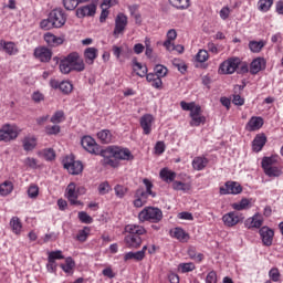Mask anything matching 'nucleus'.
<instances>
[{"label": "nucleus", "instance_id": "nucleus-1", "mask_svg": "<svg viewBox=\"0 0 283 283\" xmlns=\"http://www.w3.org/2000/svg\"><path fill=\"white\" fill-rule=\"evenodd\" d=\"M125 232L128 233L124 239L126 247H128V249H138L143 244L140 235H145L147 230H145V227L143 226L127 224L125 227Z\"/></svg>", "mask_w": 283, "mask_h": 283}, {"label": "nucleus", "instance_id": "nucleus-2", "mask_svg": "<svg viewBox=\"0 0 283 283\" xmlns=\"http://www.w3.org/2000/svg\"><path fill=\"white\" fill-rule=\"evenodd\" d=\"M67 21V15L61 9H54L50 12L49 18L41 22V28L43 30H50L52 28H63Z\"/></svg>", "mask_w": 283, "mask_h": 283}, {"label": "nucleus", "instance_id": "nucleus-3", "mask_svg": "<svg viewBox=\"0 0 283 283\" xmlns=\"http://www.w3.org/2000/svg\"><path fill=\"white\" fill-rule=\"evenodd\" d=\"M101 156H103V158L111 156L112 158H115V160H134L132 150L120 146H109L105 150L101 151Z\"/></svg>", "mask_w": 283, "mask_h": 283}, {"label": "nucleus", "instance_id": "nucleus-4", "mask_svg": "<svg viewBox=\"0 0 283 283\" xmlns=\"http://www.w3.org/2000/svg\"><path fill=\"white\" fill-rule=\"evenodd\" d=\"M261 167L269 178H280L282 168L277 166V156L263 157Z\"/></svg>", "mask_w": 283, "mask_h": 283}, {"label": "nucleus", "instance_id": "nucleus-5", "mask_svg": "<svg viewBox=\"0 0 283 283\" xmlns=\"http://www.w3.org/2000/svg\"><path fill=\"white\" fill-rule=\"evenodd\" d=\"M21 128L17 124H3L0 128V143H12L21 135Z\"/></svg>", "mask_w": 283, "mask_h": 283}, {"label": "nucleus", "instance_id": "nucleus-6", "mask_svg": "<svg viewBox=\"0 0 283 283\" xmlns=\"http://www.w3.org/2000/svg\"><path fill=\"white\" fill-rule=\"evenodd\" d=\"M139 222H160L163 210L154 207L144 208L138 214Z\"/></svg>", "mask_w": 283, "mask_h": 283}, {"label": "nucleus", "instance_id": "nucleus-7", "mask_svg": "<svg viewBox=\"0 0 283 283\" xmlns=\"http://www.w3.org/2000/svg\"><path fill=\"white\" fill-rule=\"evenodd\" d=\"M240 57H229L219 66L220 74H234L235 70L240 67Z\"/></svg>", "mask_w": 283, "mask_h": 283}, {"label": "nucleus", "instance_id": "nucleus-8", "mask_svg": "<svg viewBox=\"0 0 283 283\" xmlns=\"http://www.w3.org/2000/svg\"><path fill=\"white\" fill-rule=\"evenodd\" d=\"M63 167L72 174V176H78L83 172V163L74 160L72 157H65L63 159Z\"/></svg>", "mask_w": 283, "mask_h": 283}, {"label": "nucleus", "instance_id": "nucleus-9", "mask_svg": "<svg viewBox=\"0 0 283 283\" xmlns=\"http://www.w3.org/2000/svg\"><path fill=\"white\" fill-rule=\"evenodd\" d=\"M67 63L70 64L73 72H83L85 70V61L76 52H72L66 56Z\"/></svg>", "mask_w": 283, "mask_h": 283}, {"label": "nucleus", "instance_id": "nucleus-10", "mask_svg": "<svg viewBox=\"0 0 283 283\" xmlns=\"http://www.w3.org/2000/svg\"><path fill=\"white\" fill-rule=\"evenodd\" d=\"M78 193H85V188H76V184L71 182L66 187V198L71 202V205H82L78 201Z\"/></svg>", "mask_w": 283, "mask_h": 283}, {"label": "nucleus", "instance_id": "nucleus-11", "mask_svg": "<svg viewBox=\"0 0 283 283\" xmlns=\"http://www.w3.org/2000/svg\"><path fill=\"white\" fill-rule=\"evenodd\" d=\"M244 221V216L238 211H231L222 216V222L224 227H235L240 222Z\"/></svg>", "mask_w": 283, "mask_h": 283}, {"label": "nucleus", "instance_id": "nucleus-12", "mask_svg": "<svg viewBox=\"0 0 283 283\" xmlns=\"http://www.w3.org/2000/svg\"><path fill=\"white\" fill-rule=\"evenodd\" d=\"M259 235L261 238L263 247L273 245V238H275V231L269 228V226H263L261 229H259Z\"/></svg>", "mask_w": 283, "mask_h": 283}, {"label": "nucleus", "instance_id": "nucleus-13", "mask_svg": "<svg viewBox=\"0 0 283 283\" xmlns=\"http://www.w3.org/2000/svg\"><path fill=\"white\" fill-rule=\"evenodd\" d=\"M190 127H200V125H205L207 123V117L202 115V107L197 105V107L190 113Z\"/></svg>", "mask_w": 283, "mask_h": 283}, {"label": "nucleus", "instance_id": "nucleus-14", "mask_svg": "<svg viewBox=\"0 0 283 283\" xmlns=\"http://www.w3.org/2000/svg\"><path fill=\"white\" fill-rule=\"evenodd\" d=\"M221 196H238V193H242V186H240L235 181H227L224 186L220 187Z\"/></svg>", "mask_w": 283, "mask_h": 283}, {"label": "nucleus", "instance_id": "nucleus-15", "mask_svg": "<svg viewBox=\"0 0 283 283\" xmlns=\"http://www.w3.org/2000/svg\"><path fill=\"white\" fill-rule=\"evenodd\" d=\"M127 15H125V13H118L115 18V28L113 31L114 36L118 38L119 34H123L127 28Z\"/></svg>", "mask_w": 283, "mask_h": 283}, {"label": "nucleus", "instance_id": "nucleus-16", "mask_svg": "<svg viewBox=\"0 0 283 283\" xmlns=\"http://www.w3.org/2000/svg\"><path fill=\"white\" fill-rule=\"evenodd\" d=\"M81 145L85 151H88V154H98V144H96V140L92 136H84L81 139Z\"/></svg>", "mask_w": 283, "mask_h": 283}, {"label": "nucleus", "instance_id": "nucleus-17", "mask_svg": "<svg viewBox=\"0 0 283 283\" xmlns=\"http://www.w3.org/2000/svg\"><path fill=\"white\" fill-rule=\"evenodd\" d=\"M155 120L156 119L151 114H145L144 116L140 117L139 125L145 136H149V134H151V127L154 126Z\"/></svg>", "mask_w": 283, "mask_h": 283}, {"label": "nucleus", "instance_id": "nucleus-18", "mask_svg": "<svg viewBox=\"0 0 283 283\" xmlns=\"http://www.w3.org/2000/svg\"><path fill=\"white\" fill-rule=\"evenodd\" d=\"M134 207H136V209H140V207H145V205H147V199L149 198V195L145 192V188H138L134 193Z\"/></svg>", "mask_w": 283, "mask_h": 283}, {"label": "nucleus", "instance_id": "nucleus-19", "mask_svg": "<svg viewBox=\"0 0 283 283\" xmlns=\"http://www.w3.org/2000/svg\"><path fill=\"white\" fill-rule=\"evenodd\" d=\"M263 70H266V59L256 57L250 63V74H260Z\"/></svg>", "mask_w": 283, "mask_h": 283}, {"label": "nucleus", "instance_id": "nucleus-20", "mask_svg": "<svg viewBox=\"0 0 283 283\" xmlns=\"http://www.w3.org/2000/svg\"><path fill=\"white\" fill-rule=\"evenodd\" d=\"M94 14H96V4L94 3L80 7L76 10V17L78 19H85V17H94Z\"/></svg>", "mask_w": 283, "mask_h": 283}, {"label": "nucleus", "instance_id": "nucleus-21", "mask_svg": "<svg viewBox=\"0 0 283 283\" xmlns=\"http://www.w3.org/2000/svg\"><path fill=\"white\" fill-rule=\"evenodd\" d=\"M244 224L247 229H261L262 224H264V218H262V214L255 213L253 217L248 218Z\"/></svg>", "mask_w": 283, "mask_h": 283}, {"label": "nucleus", "instance_id": "nucleus-22", "mask_svg": "<svg viewBox=\"0 0 283 283\" xmlns=\"http://www.w3.org/2000/svg\"><path fill=\"white\" fill-rule=\"evenodd\" d=\"M44 41L49 45V48H59V45H63L65 43V38L56 36L54 33H45Z\"/></svg>", "mask_w": 283, "mask_h": 283}, {"label": "nucleus", "instance_id": "nucleus-23", "mask_svg": "<svg viewBox=\"0 0 283 283\" xmlns=\"http://www.w3.org/2000/svg\"><path fill=\"white\" fill-rule=\"evenodd\" d=\"M263 125H264V118L253 116L247 123L245 130L247 132H258L259 129H262Z\"/></svg>", "mask_w": 283, "mask_h": 283}, {"label": "nucleus", "instance_id": "nucleus-24", "mask_svg": "<svg viewBox=\"0 0 283 283\" xmlns=\"http://www.w3.org/2000/svg\"><path fill=\"white\" fill-rule=\"evenodd\" d=\"M0 52H6V54H9V56H14V54H19V48H17L14 42L0 40Z\"/></svg>", "mask_w": 283, "mask_h": 283}, {"label": "nucleus", "instance_id": "nucleus-25", "mask_svg": "<svg viewBox=\"0 0 283 283\" xmlns=\"http://www.w3.org/2000/svg\"><path fill=\"white\" fill-rule=\"evenodd\" d=\"M38 140L34 135H27L22 138V147L24 151H34L36 149Z\"/></svg>", "mask_w": 283, "mask_h": 283}, {"label": "nucleus", "instance_id": "nucleus-26", "mask_svg": "<svg viewBox=\"0 0 283 283\" xmlns=\"http://www.w3.org/2000/svg\"><path fill=\"white\" fill-rule=\"evenodd\" d=\"M34 56L42 63H48L52 59V51L48 48H36L34 50Z\"/></svg>", "mask_w": 283, "mask_h": 283}, {"label": "nucleus", "instance_id": "nucleus-27", "mask_svg": "<svg viewBox=\"0 0 283 283\" xmlns=\"http://www.w3.org/2000/svg\"><path fill=\"white\" fill-rule=\"evenodd\" d=\"M96 59H98V49L91 46L84 50V60L87 65H94Z\"/></svg>", "mask_w": 283, "mask_h": 283}, {"label": "nucleus", "instance_id": "nucleus-28", "mask_svg": "<svg viewBox=\"0 0 283 283\" xmlns=\"http://www.w3.org/2000/svg\"><path fill=\"white\" fill-rule=\"evenodd\" d=\"M170 234L179 242H188L189 241V233H187L182 228H175L170 231Z\"/></svg>", "mask_w": 283, "mask_h": 283}, {"label": "nucleus", "instance_id": "nucleus-29", "mask_svg": "<svg viewBox=\"0 0 283 283\" xmlns=\"http://www.w3.org/2000/svg\"><path fill=\"white\" fill-rule=\"evenodd\" d=\"M264 145H266V136L256 135L252 142V149L258 154L259 151H262Z\"/></svg>", "mask_w": 283, "mask_h": 283}, {"label": "nucleus", "instance_id": "nucleus-30", "mask_svg": "<svg viewBox=\"0 0 283 283\" xmlns=\"http://www.w3.org/2000/svg\"><path fill=\"white\" fill-rule=\"evenodd\" d=\"M209 165V159L207 157H195L192 160V169L196 171H202Z\"/></svg>", "mask_w": 283, "mask_h": 283}, {"label": "nucleus", "instance_id": "nucleus-31", "mask_svg": "<svg viewBox=\"0 0 283 283\" xmlns=\"http://www.w3.org/2000/svg\"><path fill=\"white\" fill-rule=\"evenodd\" d=\"M97 138L104 145H109V143H114V135H112V132H109V129L99 130L97 133Z\"/></svg>", "mask_w": 283, "mask_h": 283}, {"label": "nucleus", "instance_id": "nucleus-32", "mask_svg": "<svg viewBox=\"0 0 283 283\" xmlns=\"http://www.w3.org/2000/svg\"><path fill=\"white\" fill-rule=\"evenodd\" d=\"M75 266L76 262H74V259H72V256L66 258L65 263L60 265L62 271H64V273H66L67 275H72L74 273Z\"/></svg>", "mask_w": 283, "mask_h": 283}, {"label": "nucleus", "instance_id": "nucleus-33", "mask_svg": "<svg viewBox=\"0 0 283 283\" xmlns=\"http://www.w3.org/2000/svg\"><path fill=\"white\" fill-rule=\"evenodd\" d=\"M249 50L253 53V54H260V52H262V49L266 45V41L264 40H260V41H255L252 40L249 42Z\"/></svg>", "mask_w": 283, "mask_h": 283}, {"label": "nucleus", "instance_id": "nucleus-34", "mask_svg": "<svg viewBox=\"0 0 283 283\" xmlns=\"http://www.w3.org/2000/svg\"><path fill=\"white\" fill-rule=\"evenodd\" d=\"M159 176L164 182H176V172L170 170L169 168H163L159 172Z\"/></svg>", "mask_w": 283, "mask_h": 283}, {"label": "nucleus", "instance_id": "nucleus-35", "mask_svg": "<svg viewBox=\"0 0 283 283\" xmlns=\"http://www.w3.org/2000/svg\"><path fill=\"white\" fill-rule=\"evenodd\" d=\"M146 80L150 83L151 87H155V90H160V87H163V78L155 75V73L146 74Z\"/></svg>", "mask_w": 283, "mask_h": 283}, {"label": "nucleus", "instance_id": "nucleus-36", "mask_svg": "<svg viewBox=\"0 0 283 283\" xmlns=\"http://www.w3.org/2000/svg\"><path fill=\"white\" fill-rule=\"evenodd\" d=\"M10 227L12 229V232L15 235H21V231L23 230V223H21V219H19V217H13L10 220Z\"/></svg>", "mask_w": 283, "mask_h": 283}, {"label": "nucleus", "instance_id": "nucleus-37", "mask_svg": "<svg viewBox=\"0 0 283 283\" xmlns=\"http://www.w3.org/2000/svg\"><path fill=\"white\" fill-rule=\"evenodd\" d=\"M176 10H187L191 6V0H168Z\"/></svg>", "mask_w": 283, "mask_h": 283}, {"label": "nucleus", "instance_id": "nucleus-38", "mask_svg": "<svg viewBox=\"0 0 283 283\" xmlns=\"http://www.w3.org/2000/svg\"><path fill=\"white\" fill-rule=\"evenodd\" d=\"M172 189L175 191H182L184 193H189L191 191V184L182 181H174Z\"/></svg>", "mask_w": 283, "mask_h": 283}, {"label": "nucleus", "instance_id": "nucleus-39", "mask_svg": "<svg viewBox=\"0 0 283 283\" xmlns=\"http://www.w3.org/2000/svg\"><path fill=\"white\" fill-rule=\"evenodd\" d=\"M11 191H14V185L12 184V181L7 180L0 185V196H10Z\"/></svg>", "mask_w": 283, "mask_h": 283}, {"label": "nucleus", "instance_id": "nucleus-40", "mask_svg": "<svg viewBox=\"0 0 283 283\" xmlns=\"http://www.w3.org/2000/svg\"><path fill=\"white\" fill-rule=\"evenodd\" d=\"M133 70L136 72L137 76L142 78L147 76V67L136 60L133 61Z\"/></svg>", "mask_w": 283, "mask_h": 283}, {"label": "nucleus", "instance_id": "nucleus-41", "mask_svg": "<svg viewBox=\"0 0 283 283\" xmlns=\"http://www.w3.org/2000/svg\"><path fill=\"white\" fill-rule=\"evenodd\" d=\"M128 260H135L136 262H143L145 258L143 256V252H128L124 255V261L127 262Z\"/></svg>", "mask_w": 283, "mask_h": 283}, {"label": "nucleus", "instance_id": "nucleus-42", "mask_svg": "<svg viewBox=\"0 0 283 283\" xmlns=\"http://www.w3.org/2000/svg\"><path fill=\"white\" fill-rule=\"evenodd\" d=\"M273 7V0H259L258 1V10L260 12H269Z\"/></svg>", "mask_w": 283, "mask_h": 283}, {"label": "nucleus", "instance_id": "nucleus-43", "mask_svg": "<svg viewBox=\"0 0 283 283\" xmlns=\"http://www.w3.org/2000/svg\"><path fill=\"white\" fill-rule=\"evenodd\" d=\"M249 199H242L239 202L232 203L231 207L234 211H244V209H249Z\"/></svg>", "mask_w": 283, "mask_h": 283}, {"label": "nucleus", "instance_id": "nucleus-44", "mask_svg": "<svg viewBox=\"0 0 283 283\" xmlns=\"http://www.w3.org/2000/svg\"><path fill=\"white\" fill-rule=\"evenodd\" d=\"M143 182L145 185V193L146 196H151V198H156V192H154L151 189H154V184L151 182V180L145 178L143 179Z\"/></svg>", "mask_w": 283, "mask_h": 283}, {"label": "nucleus", "instance_id": "nucleus-45", "mask_svg": "<svg viewBox=\"0 0 283 283\" xmlns=\"http://www.w3.org/2000/svg\"><path fill=\"white\" fill-rule=\"evenodd\" d=\"M178 270L181 273H191V271H196V264L189 262V263H180L178 265Z\"/></svg>", "mask_w": 283, "mask_h": 283}, {"label": "nucleus", "instance_id": "nucleus-46", "mask_svg": "<svg viewBox=\"0 0 283 283\" xmlns=\"http://www.w3.org/2000/svg\"><path fill=\"white\" fill-rule=\"evenodd\" d=\"M50 120L54 125H59V123H63V120H65V113H63V111H57L53 114Z\"/></svg>", "mask_w": 283, "mask_h": 283}, {"label": "nucleus", "instance_id": "nucleus-47", "mask_svg": "<svg viewBox=\"0 0 283 283\" xmlns=\"http://www.w3.org/2000/svg\"><path fill=\"white\" fill-rule=\"evenodd\" d=\"M188 255L190 260H195V262H202V260H205V254L202 253L197 254L195 248H189Z\"/></svg>", "mask_w": 283, "mask_h": 283}, {"label": "nucleus", "instance_id": "nucleus-48", "mask_svg": "<svg viewBox=\"0 0 283 283\" xmlns=\"http://www.w3.org/2000/svg\"><path fill=\"white\" fill-rule=\"evenodd\" d=\"M60 71L62 72V74H70V72L74 71L70 65V62H67V57H64L60 62Z\"/></svg>", "mask_w": 283, "mask_h": 283}, {"label": "nucleus", "instance_id": "nucleus-49", "mask_svg": "<svg viewBox=\"0 0 283 283\" xmlns=\"http://www.w3.org/2000/svg\"><path fill=\"white\" fill-rule=\"evenodd\" d=\"M74 90V86L70 81H62L60 83V92L63 94H70Z\"/></svg>", "mask_w": 283, "mask_h": 283}, {"label": "nucleus", "instance_id": "nucleus-50", "mask_svg": "<svg viewBox=\"0 0 283 283\" xmlns=\"http://www.w3.org/2000/svg\"><path fill=\"white\" fill-rule=\"evenodd\" d=\"M48 260H51V262H56V260H65V256L63 255V251L56 250L49 252Z\"/></svg>", "mask_w": 283, "mask_h": 283}, {"label": "nucleus", "instance_id": "nucleus-51", "mask_svg": "<svg viewBox=\"0 0 283 283\" xmlns=\"http://www.w3.org/2000/svg\"><path fill=\"white\" fill-rule=\"evenodd\" d=\"M196 61L198 63H206V61H209V52L207 50H199L196 54Z\"/></svg>", "mask_w": 283, "mask_h": 283}, {"label": "nucleus", "instance_id": "nucleus-52", "mask_svg": "<svg viewBox=\"0 0 283 283\" xmlns=\"http://www.w3.org/2000/svg\"><path fill=\"white\" fill-rule=\"evenodd\" d=\"M45 134H48V136H56L57 134H61V126L59 125H48L45 127Z\"/></svg>", "mask_w": 283, "mask_h": 283}, {"label": "nucleus", "instance_id": "nucleus-53", "mask_svg": "<svg viewBox=\"0 0 283 283\" xmlns=\"http://www.w3.org/2000/svg\"><path fill=\"white\" fill-rule=\"evenodd\" d=\"M114 191H115V196L117 198L123 199L124 196H127V187L123 186V185H116L114 187Z\"/></svg>", "mask_w": 283, "mask_h": 283}, {"label": "nucleus", "instance_id": "nucleus-54", "mask_svg": "<svg viewBox=\"0 0 283 283\" xmlns=\"http://www.w3.org/2000/svg\"><path fill=\"white\" fill-rule=\"evenodd\" d=\"M109 191H112V186L109 185V182L104 181V182L99 184L98 193L101 196H105V195L109 193Z\"/></svg>", "mask_w": 283, "mask_h": 283}, {"label": "nucleus", "instance_id": "nucleus-55", "mask_svg": "<svg viewBox=\"0 0 283 283\" xmlns=\"http://www.w3.org/2000/svg\"><path fill=\"white\" fill-rule=\"evenodd\" d=\"M78 220H81L83 224H92L94 222V219L85 211L78 212Z\"/></svg>", "mask_w": 283, "mask_h": 283}, {"label": "nucleus", "instance_id": "nucleus-56", "mask_svg": "<svg viewBox=\"0 0 283 283\" xmlns=\"http://www.w3.org/2000/svg\"><path fill=\"white\" fill-rule=\"evenodd\" d=\"M88 235H90V228L84 227V229L80 230V232L77 233L76 239L78 240V242H85Z\"/></svg>", "mask_w": 283, "mask_h": 283}, {"label": "nucleus", "instance_id": "nucleus-57", "mask_svg": "<svg viewBox=\"0 0 283 283\" xmlns=\"http://www.w3.org/2000/svg\"><path fill=\"white\" fill-rule=\"evenodd\" d=\"M155 75L159 76L160 78H164V76H167V67L165 65L158 64L155 66Z\"/></svg>", "mask_w": 283, "mask_h": 283}, {"label": "nucleus", "instance_id": "nucleus-58", "mask_svg": "<svg viewBox=\"0 0 283 283\" xmlns=\"http://www.w3.org/2000/svg\"><path fill=\"white\" fill-rule=\"evenodd\" d=\"M180 107L181 109H184V112H190V114L196 109V107H198V105H196V103L191 102V103H187V102H180Z\"/></svg>", "mask_w": 283, "mask_h": 283}, {"label": "nucleus", "instance_id": "nucleus-59", "mask_svg": "<svg viewBox=\"0 0 283 283\" xmlns=\"http://www.w3.org/2000/svg\"><path fill=\"white\" fill-rule=\"evenodd\" d=\"M269 277L272 282H280V270L277 268H272L269 271Z\"/></svg>", "mask_w": 283, "mask_h": 283}, {"label": "nucleus", "instance_id": "nucleus-60", "mask_svg": "<svg viewBox=\"0 0 283 283\" xmlns=\"http://www.w3.org/2000/svg\"><path fill=\"white\" fill-rule=\"evenodd\" d=\"M66 10H75L78 7V0H63Z\"/></svg>", "mask_w": 283, "mask_h": 283}, {"label": "nucleus", "instance_id": "nucleus-61", "mask_svg": "<svg viewBox=\"0 0 283 283\" xmlns=\"http://www.w3.org/2000/svg\"><path fill=\"white\" fill-rule=\"evenodd\" d=\"M42 156L45 160H54V158H56V153H54V149L49 148L42 151Z\"/></svg>", "mask_w": 283, "mask_h": 283}, {"label": "nucleus", "instance_id": "nucleus-62", "mask_svg": "<svg viewBox=\"0 0 283 283\" xmlns=\"http://www.w3.org/2000/svg\"><path fill=\"white\" fill-rule=\"evenodd\" d=\"M103 165H108V167H113L114 169H116V167H118L120 164L118 163V160L112 159L109 158V155H107L106 157H104Z\"/></svg>", "mask_w": 283, "mask_h": 283}, {"label": "nucleus", "instance_id": "nucleus-63", "mask_svg": "<svg viewBox=\"0 0 283 283\" xmlns=\"http://www.w3.org/2000/svg\"><path fill=\"white\" fill-rule=\"evenodd\" d=\"M29 198H38L39 196V186H30L28 189Z\"/></svg>", "mask_w": 283, "mask_h": 283}, {"label": "nucleus", "instance_id": "nucleus-64", "mask_svg": "<svg viewBox=\"0 0 283 283\" xmlns=\"http://www.w3.org/2000/svg\"><path fill=\"white\" fill-rule=\"evenodd\" d=\"M206 283H218V274L216 271H211L208 273L206 277Z\"/></svg>", "mask_w": 283, "mask_h": 283}]
</instances>
